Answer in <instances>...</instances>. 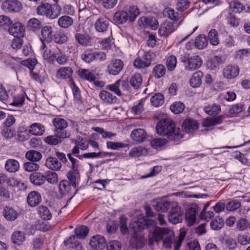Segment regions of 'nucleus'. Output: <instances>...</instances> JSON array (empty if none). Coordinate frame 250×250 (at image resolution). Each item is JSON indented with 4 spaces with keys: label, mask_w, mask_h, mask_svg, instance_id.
<instances>
[{
    "label": "nucleus",
    "mask_w": 250,
    "mask_h": 250,
    "mask_svg": "<svg viewBox=\"0 0 250 250\" xmlns=\"http://www.w3.org/2000/svg\"><path fill=\"white\" fill-rule=\"evenodd\" d=\"M146 227L147 229L154 228L152 232L149 234L148 243L152 245L154 242H162L163 246L170 249L172 246L174 247V232L168 228H160L156 227L155 222L151 219H146Z\"/></svg>",
    "instance_id": "f257e3e1"
},
{
    "label": "nucleus",
    "mask_w": 250,
    "mask_h": 250,
    "mask_svg": "<svg viewBox=\"0 0 250 250\" xmlns=\"http://www.w3.org/2000/svg\"><path fill=\"white\" fill-rule=\"evenodd\" d=\"M133 220L130 223L129 228L133 232L135 236L130 240L131 247L137 249L142 248L145 244L146 239L137 234L142 232L147 223L146 218L143 216L141 211L136 210L133 211Z\"/></svg>",
    "instance_id": "f03ea898"
},
{
    "label": "nucleus",
    "mask_w": 250,
    "mask_h": 250,
    "mask_svg": "<svg viewBox=\"0 0 250 250\" xmlns=\"http://www.w3.org/2000/svg\"><path fill=\"white\" fill-rule=\"evenodd\" d=\"M156 130L159 135L172 141H179L184 135L183 131L176 127L174 122L169 118L160 121L156 126Z\"/></svg>",
    "instance_id": "7ed1b4c3"
},
{
    "label": "nucleus",
    "mask_w": 250,
    "mask_h": 250,
    "mask_svg": "<svg viewBox=\"0 0 250 250\" xmlns=\"http://www.w3.org/2000/svg\"><path fill=\"white\" fill-rule=\"evenodd\" d=\"M38 15L45 17L50 20H54L61 13V8L59 5L52 6L48 3H44L39 5L36 9Z\"/></svg>",
    "instance_id": "20e7f679"
},
{
    "label": "nucleus",
    "mask_w": 250,
    "mask_h": 250,
    "mask_svg": "<svg viewBox=\"0 0 250 250\" xmlns=\"http://www.w3.org/2000/svg\"><path fill=\"white\" fill-rule=\"evenodd\" d=\"M168 214V220L173 224H176L181 221L183 218V212L176 202H172V207Z\"/></svg>",
    "instance_id": "39448f33"
},
{
    "label": "nucleus",
    "mask_w": 250,
    "mask_h": 250,
    "mask_svg": "<svg viewBox=\"0 0 250 250\" xmlns=\"http://www.w3.org/2000/svg\"><path fill=\"white\" fill-rule=\"evenodd\" d=\"M128 87V83L123 80H118L114 83L106 85V89L113 92L118 96L122 95V91H126Z\"/></svg>",
    "instance_id": "423d86ee"
},
{
    "label": "nucleus",
    "mask_w": 250,
    "mask_h": 250,
    "mask_svg": "<svg viewBox=\"0 0 250 250\" xmlns=\"http://www.w3.org/2000/svg\"><path fill=\"white\" fill-rule=\"evenodd\" d=\"M22 8L21 2L18 0H6L2 4V8L7 12H18Z\"/></svg>",
    "instance_id": "0eeeda50"
},
{
    "label": "nucleus",
    "mask_w": 250,
    "mask_h": 250,
    "mask_svg": "<svg viewBox=\"0 0 250 250\" xmlns=\"http://www.w3.org/2000/svg\"><path fill=\"white\" fill-rule=\"evenodd\" d=\"M176 29L173 22L165 21L160 24L158 30V34L161 37H167L172 33Z\"/></svg>",
    "instance_id": "6e6552de"
},
{
    "label": "nucleus",
    "mask_w": 250,
    "mask_h": 250,
    "mask_svg": "<svg viewBox=\"0 0 250 250\" xmlns=\"http://www.w3.org/2000/svg\"><path fill=\"white\" fill-rule=\"evenodd\" d=\"M89 244L92 250H102L106 245V240L103 236L95 235L90 238Z\"/></svg>",
    "instance_id": "1a4fd4ad"
},
{
    "label": "nucleus",
    "mask_w": 250,
    "mask_h": 250,
    "mask_svg": "<svg viewBox=\"0 0 250 250\" xmlns=\"http://www.w3.org/2000/svg\"><path fill=\"white\" fill-rule=\"evenodd\" d=\"M202 64L201 58L197 55L193 56L188 58L185 64V68L187 71H192L198 69Z\"/></svg>",
    "instance_id": "9d476101"
},
{
    "label": "nucleus",
    "mask_w": 250,
    "mask_h": 250,
    "mask_svg": "<svg viewBox=\"0 0 250 250\" xmlns=\"http://www.w3.org/2000/svg\"><path fill=\"white\" fill-rule=\"evenodd\" d=\"M14 92H11V95L12 96V102L10 105L17 107H21L23 105L25 97L29 99L25 92L20 91L18 92L16 89H14Z\"/></svg>",
    "instance_id": "9b49d317"
},
{
    "label": "nucleus",
    "mask_w": 250,
    "mask_h": 250,
    "mask_svg": "<svg viewBox=\"0 0 250 250\" xmlns=\"http://www.w3.org/2000/svg\"><path fill=\"white\" fill-rule=\"evenodd\" d=\"M99 96L100 100L105 104L109 105L117 103L118 98L113 95L109 91L103 90L99 92Z\"/></svg>",
    "instance_id": "f8f14e48"
},
{
    "label": "nucleus",
    "mask_w": 250,
    "mask_h": 250,
    "mask_svg": "<svg viewBox=\"0 0 250 250\" xmlns=\"http://www.w3.org/2000/svg\"><path fill=\"white\" fill-rule=\"evenodd\" d=\"M124 67L123 62L119 59L112 61L107 66L108 72L113 75L118 74Z\"/></svg>",
    "instance_id": "ddd939ff"
},
{
    "label": "nucleus",
    "mask_w": 250,
    "mask_h": 250,
    "mask_svg": "<svg viewBox=\"0 0 250 250\" xmlns=\"http://www.w3.org/2000/svg\"><path fill=\"white\" fill-rule=\"evenodd\" d=\"M41 34V40L42 42V46L43 49H44L45 48L44 42H51L53 39L55 33L51 26H45L42 28Z\"/></svg>",
    "instance_id": "4468645a"
},
{
    "label": "nucleus",
    "mask_w": 250,
    "mask_h": 250,
    "mask_svg": "<svg viewBox=\"0 0 250 250\" xmlns=\"http://www.w3.org/2000/svg\"><path fill=\"white\" fill-rule=\"evenodd\" d=\"M8 32L16 38H21L25 34V27L22 23L16 22L8 28Z\"/></svg>",
    "instance_id": "2eb2a0df"
},
{
    "label": "nucleus",
    "mask_w": 250,
    "mask_h": 250,
    "mask_svg": "<svg viewBox=\"0 0 250 250\" xmlns=\"http://www.w3.org/2000/svg\"><path fill=\"white\" fill-rule=\"evenodd\" d=\"M153 206L157 211L164 212L171 208L172 202H169L165 199H159L153 201Z\"/></svg>",
    "instance_id": "dca6fc26"
},
{
    "label": "nucleus",
    "mask_w": 250,
    "mask_h": 250,
    "mask_svg": "<svg viewBox=\"0 0 250 250\" xmlns=\"http://www.w3.org/2000/svg\"><path fill=\"white\" fill-rule=\"evenodd\" d=\"M109 21L105 16L99 18L95 23V27L97 31L99 32H105L108 28Z\"/></svg>",
    "instance_id": "f3484780"
},
{
    "label": "nucleus",
    "mask_w": 250,
    "mask_h": 250,
    "mask_svg": "<svg viewBox=\"0 0 250 250\" xmlns=\"http://www.w3.org/2000/svg\"><path fill=\"white\" fill-rule=\"evenodd\" d=\"M42 201L40 193L36 191L30 192L27 197L28 204L32 207L38 206Z\"/></svg>",
    "instance_id": "a211bd4d"
},
{
    "label": "nucleus",
    "mask_w": 250,
    "mask_h": 250,
    "mask_svg": "<svg viewBox=\"0 0 250 250\" xmlns=\"http://www.w3.org/2000/svg\"><path fill=\"white\" fill-rule=\"evenodd\" d=\"M124 9L126 13L128 21L130 22H133L140 13L139 9L135 6H126Z\"/></svg>",
    "instance_id": "6ab92c4d"
},
{
    "label": "nucleus",
    "mask_w": 250,
    "mask_h": 250,
    "mask_svg": "<svg viewBox=\"0 0 250 250\" xmlns=\"http://www.w3.org/2000/svg\"><path fill=\"white\" fill-rule=\"evenodd\" d=\"M79 76L89 82L94 81L97 78V75L94 70L86 69H80L78 72Z\"/></svg>",
    "instance_id": "aec40b11"
},
{
    "label": "nucleus",
    "mask_w": 250,
    "mask_h": 250,
    "mask_svg": "<svg viewBox=\"0 0 250 250\" xmlns=\"http://www.w3.org/2000/svg\"><path fill=\"white\" fill-rule=\"evenodd\" d=\"M147 134L143 128L134 129L130 134V137L134 141L142 142L146 138Z\"/></svg>",
    "instance_id": "412c9836"
},
{
    "label": "nucleus",
    "mask_w": 250,
    "mask_h": 250,
    "mask_svg": "<svg viewBox=\"0 0 250 250\" xmlns=\"http://www.w3.org/2000/svg\"><path fill=\"white\" fill-rule=\"evenodd\" d=\"M45 131L44 125L40 123H35L28 127V132L30 134L35 136L42 135Z\"/></svg>",
    "instance_id": "4be33fe9"
},
{
    "label": "nucleus",
    "mask_w": 250,
    "mask_h": 250,
    "mask_svg": "<svg viewBox=\"0 0 250 250\" xmlns=\"http://www.w3.org/2000/svg\"><path fill=\"white\" fill-rule=\"evenodd\" d=\"M223 74L227 79H233L238 75L239 69L237 66L228 65L223 69Z\"/></svg>",
    "instance_id": "5701e85b"
},
{
    "label": "nucleus",
    "mask_w": 250,
    "mask_h": 250,
    "mask_svg": "<svg viewBox=\"0 0 250 250\" xmlns=\"http://www.w3.org/2000/svg\"><path fill=\"white\" fill-rule=\"evenodd\" d=\"M45 166L50 169L60 170L62 167V164L56 158L49 157L46 159Z\"/></svg>",
    "instance_id": "b1692460"
},
{
    "label": "nucleus",
    "mask_w": 250,
    "mask_h": 250,
    "mask_svg": "<svg viewBox=\"0 0 250 250\" xmlns=\"http://www.w3.org/2000/svg\"><path fill=\"white\" fill-rule=\"evenodd\" d=\"M197 209L196 206L191 207L185 215L186 220L190 225H193L196 222Z\"/></svg>",
    "instance_id": "393cba45"
},
{
    "label": "nucleus",
    "mask_w": 250,
    "mask_h": 250,
    "mask_svg": "<svg viewBox=\"0 0 250 250\" xmlns=\"http://www.w3.org/2000/svg\"><path fill=\"white\" fill-rule=\"evenodd\" d=\"M72 73L73 70L71 67H62L57 70L56 77L59 79H66L70 78Z\"/></svg>",
    "instance_id": "a878e982"
},
{
    "label": "nucleus",
    "mask_w": 250,
    "mask_h": 250,
    "mask_svg": "<svg viewBox=\"0 0 250 250\" xmlns=\"http://www.w3.org/2000/svg\"><path fill=\"white\" fill-rule=\"evenodd\" d=\"M5 168L9 172H16L20 169V163L15 159H8L5 163Z\"/></svg>",
    "instance_id": "bb28decb"
},
{
    "label": "nucleus",
    "mask_w": 250,
    "mask_h": 250,
    "mask_svg": "<svg viewBox=\"0 0 250 250\" xmlns=\"http://www.w3.org/2000/svg\"><path fill=\"white\" fill-rule=\"evenodd\" d=\"M203 76V73L201 71H197L194 72L189 81L191 86L194 88L199 87L202 83Z\"/></svg>",
    "instance_id": "cd10ccee"
},
{
    "label": "nucleus",
    "mask_w": 250,
    "mask_h": 250,
    "mask_svg": "<svg viewBox=\"0 0 250 250\" xmlns=\"http://www.w3.org/2000/svg\"><path fill=\"white\" fill-rule=\"evenodd\" d=\"M63 243L65 246L69 245L73 250H83L81 244L76 240L74 235H71L66 240H64Z\"/></svg>",
    "instance_id": "c85d7f7f"
},
{
    "label": "nucleus",
    "mask_w": 250,
    "mask_h": 250,
    "mask_svg": "<svg viewBox=\"0 0 250 250\" xmlns=\"http://www.w3.org/2000/svg\"><path fill=\"white\" fill-rule=\"evenodd\" d=\"M57 22L59 26L62 28L66 29L73 24L74 20L71 17L64 15L59 18Z\"/></svg>",
    "instance_id": "c756f323"
},
{
    "label": "nucleus",
    "mask_w": 250,
    "mask_h": 250,
    "mask_svg": "<svg viewBox=\"0 0 250 250\" xmlns=\"http://www.w3.org/2000/svg\"><path fill=\"white\" fill-rule=\"evenodd\" d=\"M3 215L6 220L14 221L17 218L18 213L14 208L6 207L3 210Z\"/></svg>",
    "instance_id": "7c9ffc66"
},
{
    "label": "nucleus",
    "mask_w": 250,
    "mask_h": 250,
    "mask_svg": "<svg viewBox=\"0 0 250 250\" xmlns=\"http://www.w3.org/2000/svg\"><path fill=\"white\" fill-rule=\"evenodd\" d=\"M182 126L187 133L192 132L197 130L198 128L197 122L193 120H185L183 123Z\"/></svg>",
    "instance_id": "2f4dec72"
},
{
    "label": "nucleus",
    "mask_w": 250,
    "mask_h": 250,
    "mask_svg": "<svg viewBox=\"0 0 250 250\" xmlns=\"http://www.w3.org/2000/svg\"><path fill=\"white\" fill-rule=\"evenodd\" d=\"M124 9L123 10L117 11L114 15V21L118 24H122L125 23L128 19L127 18L126 13H125Z\"/></svg>",
    "instance_id": "473e14b6"
},
{
    "label": "nucleus",
    "mask_w": 250,
    "mask_h": 250,
    "mask_svg": "<svg viewBox=\"0 0 250 250\" xmlns=\"http://www.w3.org/2000/svg\"><path fill=\"white\" fill-rule=\"evenodd\" d=\"M29 178L32 183L38 186L43 184L45 181L44 175L40 172H35L31 174Z\"/></svg>",
    "instance_id": "72a5a7b5"
},
{
    "label": "nucleus",
    "mask_w": 250,
    "mask_h": 250,
    "mask_svg": "<svg viewBox=\"0 0 250 250\" xmlns=\"http://www.w3.org/2000/svg\"><path fill=\"white\" fill-rule=\"evenodd\" d=\"M224 119L223 116H219L216 118H208L203 122V125L204 127H211L220 124Z\"/></svg>",
    "instance_id": "f704fd0d"
},
{
    "label": "nucleus",
    "mask_w": 250,
    "mask_h": 250,
    "mask_svg": "<svg viewBox=\"0 0 250 250\" xmlns=\"http://www.w3.org/2000/svg\"><path fill=\"white\" fill-rule=\"evenodd\" d=\"M195 46L198 49H203L208 45V41L206 35H199L195 40Z\"/></svg>",
    "instance_id": "c9c22d12"
},
{
    "label": "nucleus",
    "mask_w": 250,
    "mask_h": 250,
    "mask_svg": "<svg viewBox=\"0 0 250 250\" xmlns=\"http://www.w3.org/2000/svg\"><path fill=\"white\" fill-rule=\"evenodd\" d=\"M150 103L152 105L156 107L162 105L164 103V95L159 93H155L151 97Z\"/></svg>",
    "instance_id": "e433bc0d"
},
{
    "label": "nucleus",
    "mask_w": 250,
    "mask_h": 250,
    "mask_svg": "<svg viewBox=\"0 0 250 250\" xmlns=\"http://www.w3.org/2000/svg\"><path fill=\"white\" fill-rule=\"evenodd\" d=\"M140 21L143 22L145 26H149L153 30L158 27V21L155 19L143 17L140 19Z\"/></svg>",
    "instance_id": "4c0bfd02"
},
{
    "label": "nucleus",
    "mask_w": 250,
    "mask_h": 250,
    "mask_svg": "<svg viewBox=\"0 0 250 250\" xmlns=\"http://www.w3.org/2000/svg\"><path fill=\"white\" fill-rule=\"evenodd\" d=\"M143 78L139 73H136L130 78V83L132 87L136 89L139 88L142 85Z\"/></svg>",
    "instance_id": "58836bf2"
},
{
    "label": "nucleus",
    "mask_w": 250,
    "mask_h": 250,
    "mask_svg": "<svg viewBox=\"0 0 250 250\" xmlns=\"http://www.w3.org/2000/svg\"><path fill=\"white\" fill-rule=\"evenodd\" d=\"M11 239L14 244L20 245L25 241V237L22 231H16L12 234Z\"/></svg>",
    "instance_id": "ea45409f"
},
{
    "label": "nucleus",
    "mask_w": 250,
    "mask_h": 250,
    "mask_svg": "<svg viewBox=\"0 0 250 250\" xmlns=\"http://www.w3.org/2000/svg\"><path fill=\"white\" fill-rule=\"evenodd\" d=\"M75 38L80 44L83 46L88 45L90 42V37L86 34L76 33Z\"/></svg>",
    "instance_id": "a19ab883"
},
{
    "label": "nucleus",
    "mask_w": 250,
    "mask_h": 250,
    "mask_svg": "<svg viewBox=\"0 0 250 250\" xmlns=\"http://www.w3.org/2000/svg\"><path fill=\"white\" fill-rule=\"evenodd\" d=\"M27 26L29 30L36 32L41 28V22L38 19L33 18L28 21Z\"/></svg>",
    "instance_id": "79ce46f5"
},
{
    "label": "nucleus",
    "mask_w": 250,
    "mask_h": 250,
    "mask_svg": "<svg viewBox=\"0 0 250 250\" xmlns=\"http://www.w3.org/2000/svg\"><path fill=\"white\" fill-rule=\"evenodd\" d=\"M37 210L38 214L43 220H48L51 219L52 214L47 207L40 206L38 208Z\"/></svg>",
    "instance_id": "37998d69"
},
{
    "label": "nucleus",
    "mask_w": 250,
    "mask_h": 250,
    "mask_svg": "<svg viewBox=\"0 0 250 250\" xmlns=\"http://www.w3.org/2000/svg\"><path fill=\"white\" fill-rule=\"evenodd\" d=\"M25 158L31 162L39 161L42 158V154L37 151L31 150L28 151L25 154Z\"/></svg>",
    "instance_id": "c03bdc74"
},
{
    "label": "nucleus",
    "mask_w": 250,
    "mask_h": 250,
    "mask_svg": "<svg viewBox=\"0 0 250 250\" xmlns=\"http://www.w3.org/2000/svg\"><path fill=\"white\" fill-rule=\"evenodd\" d=\"M163 14L172 21H177L179 19V14L171 8H166L163 11Z\"/></svg>",
    "instance_id": "a18cd8bd"
},
{
    "label": "nucleus",
    "mask_w": 250,
    "mask_h": 250,
    "mask_svg": "<svg viewBox=\"0 0 250 250\" xmlns=\"http://www.w3.org/2000/svg\"><path fill=\"white\" fill-rule=\"evenodd\" d=\"M208 39L209 43L214 46H216L219 43V39L217 31L215 29H211L208 34Z\"/></svg>",
    "instance_id": "49530a36"
},
{
    "label": "nucleus",
    "mask_w": 250,
    "mask_h": 250,
    "mask_svg": "<svg viewBox=\"0 0 250 250\" xmlns=\"http://www.w3.org/2000/svg\"><path fill=\"white\" fill-rule=\"evenodd\" d=\"M7 184L9 187H17L19 189H25L26 187L23 182L18 181L15 178L12 177L7 179Z\"/></svg>",
    "instance_id": "de8ad7c7"
},
{
    "label": "nucleus",
    "mask_w": 250,
    "mask_h": 250,
    "mask_svg": "<svg viewBox=\"0 0 250 250\" xmlns=\"http://www.w3.org/2000/svg\"><path fill=\"white\" fill-rule=\"evenodd\" d=\"M106 147L111 150H118L120 148H125L128 146V144L120 142L107 141L106 143Z\"/></svg>",
    "instance_id": "09e8293b"
},
{
    "label": "nucleus",
    "mask_w": 250,
    "mask_h": 250,
    "mask_svg": "<svg viewBox=\"0 0 250 250\" xmlns=\"http://www.w3.org/2000/svg\"><path fill=\"white\" fill-rule=\"evenodd\" d=\"M53 124L56 128L55 130L65 129L67 126L66 121L59 117H57L53 119Z\"/></svg>",
    "instance_id": "8fccbe9b"
},
{
    "label": "nucleus",
    "mask_w": 250,
    "mask_h": 250,
    "mask_svg": "<svg viewBox=\"0 0 250 250\" xmlns=\"http://www.w3.org/2000/svg\"><path fill=\"white\" fill-rule=\"evenodd\" d=\"M76 238L83 239L88 233V229L87 227L84 226H81L76 228L75 230Z\"/></svg>",
    "instance_id": "3c124183"
},
{
    "label": "nucleus",
    "mask_w": 250,
    "mask_h": 250,
    "mask_svg": "<svg viewBox=\"0 0 250 250\" xmlns=\"http://www.w3.org/2000/svg\"><path fill=\"white\" fill-rule=\"evenodd\" d=\"M54 60L60 64H64L67 59L64 54L59 49H55Z\"/></svg>",
    "instance_id": "603ef678"
},
{
    "label": "nucleus",
    "mask_w": 250,
    "mask_h": 250,
    "mask_svg": "<svg viewBox=\"0 0 250 250\" xmlns=\"http://www.w3.org/2000/svg\"><path fill=\"white\" fill-rule=\"evenodd\" d=\"M166 73V68L163 64H157L153 69V74L155 78H160Z\"/></svg>",
    "instance_id": "864d4df0"
},
{
    "label": "nucleus",
    "mask_w": 250,
    "mask_h": 250,
    "mask_svg": "<svg viewBox=\"0 0 250 250\" xmlns=\"http://www.w3.org/2000/svg\"><path fill=\"white\" fill-rule=\"evenodd\" d=\"M60 193L62 195H65L68 193L71 189V184L67 180L61 181L59 185Z\"/></svg>",
    "instance_id": "5fc2aeb1"
},
{
    "label": "nucleus",
    "mask_w": 250,
    "mask_h": 250,
    "mask_svg": "<svg viewBox=\"0 0 250 250\" xmlns=\"http://www.w3.org/2000/svg\"><path fill=\"white\" fill-rule=\"evenodd\" d=\"M222 63L223 61L220 57L214 56L208 61V66L211 69H214L218 68Z\"/></svg>",
    "instance_id": "6e6d98bb"
},
{
    "label": "nucleus",
    "mask_w": 250,
    "mask_h": 250,
    "mask_svg": "<svg viewBox=\"0 0 250 250\" xmlns=\"http://www.w3.org/2000/svg\"><path fill=\"white\" fill-rule=\"evenodd\" d=\"M224 222L222 218L216 217L210 223L211 228L213 230H219L224 226Z\"/></svg>",
    "instance_id": "4d7b16f0"
},
{
    "label": "nucleus",
    "mask_w": 250,
    "mask_h": 250,
    "mask_svg": "<svg viewBox=\"0 0 250 250\" xmlns=\"http://www.w3.org/2000/svg\"><path fill=\"white\" fill-rule=\"evenodd\" d=\"M53 40L57 43L62 44L67 41L68 37L64 32H59L55 33Z\"/></svg>",
    "instance_id": "13d9d810"
},
{
    "label": "nucleus",
    "mask_w": 250,
    "mask_h": 250,
    "mask_svg": "<svg viewBox=\"0 0 250 250\" xmlns=\"http://www.w3.org/2000/svg\"><path fill=\"white\" fill-rule=\"evenodd\" d=\"M204 110L208 115H215L220 112L221 108L219 105L209 104L205 107Z\"/></svg>",
    "instance_id": "bf43d9fd"
},
{
    "label": "nucleus",
    "mask_w": 250,
    "mask_h": 250,
    "mask_svg": "<svg viewBox=\"0 0 250 250\" xmlns=\"http://www.w3.org/2000/svg\"><path fill=\"white\" fill-rule=\"evenodd\" d=\"M67 157L71 163V167L72 171L75 173H78L79 169L81 167L79 161L72 157L71 154H68Z\"/></svg>",
    "instance_id": "052dcab7"
},
{
    "label": "nucleus",
    "mask_w": 250,
    "mask_h": 250,
    "mask_svg": "<svg viewBox=\"0 0 250 250\" xmlns=\"http://www.w3.org/2000/svg\"><path fill=\"white\" fill-rule=\"evenodd\" d=\"M170 110L175 114H179L185 109V105L180 102L173 103L170 106Z\"/></svg>",
    "instance_id": "680f3d73"
},
{
    "label": "nucleus",
    "mask_w": 250,
    "mask_h": 250,
    "mask_svg": "<svg viewBox=\"0 0 250 250\" xmlns=\"http://www.w3.org/2000/svg\"><path fill=\"white\" fill-rule=\"evenodd\" d=\"M177 65V59L174 55L168 56L166 61V65L169 71H173Z\"/></svg>",
    "instance_id": "e2e57ef3"
},
{
    "label": "nucleus",
    "mask_w": 250,
    "mask_h": 250,
    "mask_svg": "<svg viewBox=\"0 0 250 250\" xmlns=\"http://www.w3.org/2000/svg\"><path fill=\"white\" fill-rule=\"evenodd\" d=\"M44 177L45 180L51 184H56L58 181V175L55 172L48 171L45 173Z\"/></svg>",
    "instance_id": "0e129e2a"
},
{
    "label": "nucleus",
    "mask_w": 250,
    "mask_h": 250,
    "mask_svg": "<svg viewBox=\"0 0 250 250\" xmlns=\"http://www.w3.org/2000/svg\"><path fill=\"white\" fill-rule=\"evenodd\" d=\"M146 152V149L142 147L132 148L129 152V156L131 157H138Z\"/></svg>",
    "instance_id": "69168bd1"
},
{
    "label": "nucleus",
    "mask_w": 250,
    "mask_h": 250,
    "mask_svg": "<svg viewBox=\"0 0 250 250\" xmlns=\"http://www.w3.org/2000/svg\"><path fill=\"white\" fill-rule=\"evenodd\" d=\"M229 7L233 12L240 13L244 9L242 3L237 0H234L229 3Z\"/></svg>",
    "instance_id": "338daca9"
},
{
    "label": "nucleus",
    "mask_w": 250,
    "mask_h": 250,
    "mask_svg": "<svg viewBox=\"0 0 250 250\" xmlns=\"http://www.w3.org/2000/svg\"><path fill=\"white\" fill-rule=\"evenodd\" d=\"M241 206V203L238 200H233L229 202L226 206V208L229 211H235Z\"/></svg>",
    "instance_id": "774afa93"
}]
</instances>
